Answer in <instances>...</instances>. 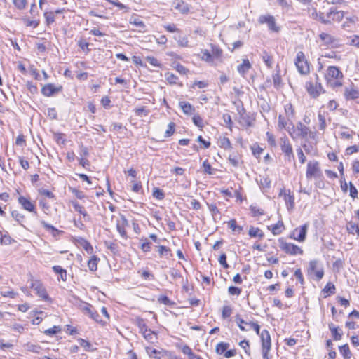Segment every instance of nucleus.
<instances>
[{
	"mask_svg": "<svg viewBox=\"0 0 359 359\" xmlns=\"http://www.w3.org/2000/svg\"><path fill=\"white\" fill-rule=\"evenodd\" d=\"M41 224L47 231H50L53 236H56L59 233V231L57 229L45 221H41Z\"/></svg>",
	"mask_w": 359,
	"mask_h": 359,
	"instance_id": "c9c22d12",
	"label": "nucleus"
},
{
	"mask_svg": "<svg viewBox=\"0 0 359 359\" xmlns=\"http://www.w3.org/2000/svg\"><path fill=\"white\" fill-rule=\"evenodd\" d=\"M78 342H79V344L85 349V351H90V348L92 346L89 341H88L85 339H79L78 340Z\"/></svg>",
	"mask_w": 359,
	"mask_h": 359,
	"instance_id": "13d9d810",
	"label": "nucleus"
},
{
	"mask_svg": "<svg viewBox=\"0 0 359 359\" xmlns=\"http://www.w3.org/2000/svg\"><path fill=\"white\" fill-rule=\"evenodd\" d=\"M79 307L86 314H88L90 318H94V309L90 304L80 302Z\"/></svg>",
	"mask_w": 359,
	"mask_h": 359,
	"instance_id": "5701e85b",
	"label": "nucleus"
},
{
	"mask_svg": "<svg viewBox=\"0 0 359 359\" xmlns=\"http://www.w3.org/2000/svg\"><path fill=\"white\" fill-rule=\"evenodd\" d=\"M258 22L260 24H267L269 29L273 32H278L280 30L276 23L275 18L271 15H262L259 17Z\"/></svg>",
	"mask_w": 359,
	"mask_h": 359,
	"instance_id": "0eeeda50",
	"label": "nucleus"
},
{
	"mask_svg": "<svg viewBox=\"0 0 359 359\" xmlns=\"http://www.w3.org/2000/svg\"><path fill=\"white\" fill-rule=\"evenodd\" d=\"M194 123L198 128L203 127V118L199 115H194L192 118Z\"/></svg>",
	"mask_w": 359,
	"mask_h": 359,
	"instance_id": "338daca9",
	"label": "nucleus"
},
{
	"mask_svg": "<svg viewBox=\"0 0 359 359\" xmlns=\"http://www.w3.org/2000/svg\"><path fill=\"white\" fill-rule=\"evenodd\" d=\"M114 6H116L118 8V10L121 11L122 13H127L129 11L130 8L126 5L119 2L117 0H114Z\"/></svg>",
	"mask_w": 359,
	"mask_h": 359,
	"instance_id": "3c124183",
	"label": "nucleus"
},
{
	"mask_svg": "<svg viewBox=\"0 0 359 359\" xmlns=\"http://www.w3.org/2000/svg\"><path fill=\"white\" fill-rule=\"evenodd\" d=\"M0 243L1 244L10 245L13 241L11 237L7 233L3 235L1 231H0Z\"/></svg>",
	"mask_w": 359,
	"mask_h": 359,
	"instance_id": "a19ab883",
	"label": "nucleus"
},
{
	"mask_svg": "<svg viewBox=\"0 0 359 359\" xmlns=\"http://www.w3.org/2000/svg\"><path fill=\"white\" fill-rule=\"evenodd\" d=\"M219 146L225 150L231 149L232 144L228 137H220L218 141Z\"/></svg>",
	"mask_w": 359,
	"mask_h": 359,
	"instance_id": "c85d7f7f",
	"label": "nucleus"
},
{
	"mask_svg": "<svg viewBox=\"0 0 359 359\" xmlns=\"http://www.w3.org/2000/svg\"><path fill=\"white\" fill-rule=\"evenodd\" d=\"M201 58L207 62H212L214 60L211 53L207 49L201 50Z\"/></svg>",
	"mask_w": 359,
	"mask_h": 359,
	"instance_id": "2f4dec72",
	"label": "nucleus"
},
{
	"mask_svg": "<svg viewBox=\"0 0 359 359\" xmlns=\"http://www.w3.org/2000/svg\"><path fill=\"white\" fill-rule=\"evenodd\" d=\"M239 346L244 349L246 354L250 355V343L248 340L244 339L239 343Z\"/></svg>",
	"mask_w": 359,
	"mask_h": 359,
	"instance_id": "5fc2aeb1",
	"label": "nucleus"
},
{
	"mask_svg": "<svg viewBox=\"0 0 359 359\" xmlns=\"http://www.w3.org/2000/svg\"><path fill=\"white\" fill-rule=\"evenodd\" d=\"M218 261L224 269H228L229 267V265L226 262V255L225 253H222L219 256Z\"/></svg>",
	"mask_w": 359,
	"mask_h": 359,
	"instance_id": "774afa93",
	"label": "nucleus"
},
{
	"mask_svg": "<svg viewBox=\"0 0 359 359\" xmlns=\"http://www.w3.org/2000/svg\"><path fill=\"white\" fill-rule=\"evenodd\" d=\"M349 186V191H350V196L355 200V198H358V189L355 188V187L353 185V184L350 182L348 184Z\"/></svg>",
	"mask_w": 359,
	"mask_h": 359,
	"instance_id": "09e8293b",
	"label": "nucleus"
},
{
	"mask_svg": "<svg viewBox=\"0 0 359 359\" xmlns=\"http://www.w3.org/2000/svg\"><path fill=\"white\" fill-rule=\"evenodd\" d=\"M130 25H133L140 32H145L147 31L144 22L141 20L140 17L136 14L131 16L129 20Z\"/></svg>",
	"mask_w": 359,
	"mask_h": 359,
	"instance_id": "2eb2a0df",
	"label": "nucleus"
},
{
	"mask_svg": "<svg viewBox=\"0 0 359 359\" xmlns=\"http://www.w3.org/2000/svg\"><path fill=\"white\" fill-rule=\"evenodd\" d=\"M355 133L353 130H348V131H341L339 133V136L342 139H346L349 140L353 137V135H355Z\"/></svg>",
	"mask_w": 359,
	"mask_h": 359,
	"instance_id": "864d4df0",
	"label": "nucleus"
},
{
	"mask_svg": "<svg viewBox=\"0 0 359 359\" xmlns=\"http://www.w3.org/2000/svg\"><path fill=\"white\" fill-rule=\"evenodd\" d=\"M279 195L284 196V200L288 209H292L294 208V198L292 195L290 194V191H288V193H287L285 189H281Z\"/></svg>",
	"mask_w": 359,
	"mask_h": 359,
	"instance_id": "6ab92c4d",
	"label": "nucleus"
},
{
	"mask_svg": "<svg viewBox=\"0 0 359 359\" xmlns=\"http://www.w3.org/2000/svg\"><path fill=\"white\" fill-rule=\"evenodd\" d=\"M309 228L308 224H304L299 227L296 228L290 235V238L297 241L303 242L306 239L307 230Z\"/></svg>",
	"mask_w": 359,
	"mask_h": 359,
	"instance_id": "6e6552de",
	"label": "nucleus"
},
{
	"mask_svg": "<svg viewBox=\"0 0 359 359\" xmlns=\"http://www.w3.org/2000/svg\"><path fill=\"white\" fill-rule=\"evenodd\" d=\"M262 60L269 68L272 67V64H273L272 57H271V55H269L268 54L267 52H266V51L263 52Z\"/></svg>",
	"mask_w": 359,
	"mask_h": 359,
	"instance_id": "c03bdc74",
	"label": "nucleus"
},
{
	"mask_svg": "<svg viewBox=\"0 0 359 359\" xmlns=\"http://www.w3.org/2000/svg\"><path fill=\"white\" fill-rule=\"evenodd\" d=\"M280 249L285 253L291 255H302L303 250L297 245L287 243L283 238L278 239Z\"/></svg>",
	"mask_w": 359,
	"mask_h": 359,
	"instance_id": "39448f33",
	"label": "nucleus"
},
{
	"mask_svg": "<svg viewBox=\"0 0 359 359\" xmlns=\"http://www.w3.org/2000/svg\"><path fill=\"white\" fill-rule=\"evenodd\" d=\"M128 225V221L123 215H121L120 219L117 220L116 229L119 232L120 235L123 238H126V232L125 231V226Z\"/></svg>",
	"mask_w": 359,
	"mask_h": 359,
	"instance_id": "aec40b11",
	"label": "nucleus"
},
{
	"mask_svg": "<svg viewBox=\"0 0 359 359\" xmlns=\"http://www.w3.org/2000/svg\"><path fill=\"white\" fill-rule=\"evenodd\" d=\"M12 217L18 222H22L24 219V215H22L21 213H20L17 210H13L11 212Z\"/></svg>",
	"mask_w": 359,
	"mask_h": 359,
	"instance_id": "0e129e2a",
	"label": "nucleus"
},
{
	"mask_svg": "<svg viewBox=\"0 0 359 359\" xmlns=\"http://www.w3.org/2000/svg\"><path fill=\"white\" fill-rule=\"evenodd\" d=\"M279 144L283 153L285 154V158L290 162L292 160H294V156L292 147L287 136L285 135L284 137H280Z\"/></svg>",
	"mask_w": 359,
	"mask_h": 359,
	"instance_id": "423d86ee",
	"label": "nucleus"
},
{
	"mask_svg": "<svg viewBox=\"0 0 359 359\" xmlns=\"http://www.w3.org/2000/svg\"><path fill=\"white\" fill-rule=\"evenodd\" d=\"M229 227L234 232L240 233L243 230V227L236 225V221L235 219H231L228 222Z\"/></svg>",
	"mask_w": 359,
	"mask_h": 359,
	"instance_id": "ea45409f",
	"label": "nucleus"
},
{
	"mask_svg": "<svg viewBox=\"0 0 359 359\" xmlns=\"http://www.w3.org/2000/svg\"><path fill=\"white\" fill-rule=\"evenodd\" d=\"M24 348L25 350L35 353H39L42 349L39 345L32 343L25 344Z\"/></svg>",
	"mask_w": 359,
	"mask_h": 359,
	"instance_id": "c756f323",
	"label": "nucleus"
},
{
	"mask_svg": "<svg viewBox=\"0 0 359 359\" xmlns=\"http://www.w3.org/2000/svg\"><path fill=\"white\" fill-rule=\"evenodd\" d=\"M231 313H232V309H231V306H223L222 316L224 319H226V318L230 317V316L231 315Z\"/></svg>",
	"mask_w": 359,
	"mask_h": 359,
	"instance_id": "bf43d9fd",
	"label": "nucleus"
},
{
	"mask_svg": "<svg viewBox=\"0 0 359 359\" xmlns=\"http://www.w3.org/2000/svg\"><path fill=\"white\" fill-rule=\"evenodd\" d=\"M146 352L150 357H154L156 359H160L161 358V351L151 348V347H147L146 348Z\"/></svg>",
	"mask_w": 359,
	"mask_h": 359,
	"instance_id": "4c0bfd02",
	"label": "nucleus"
},
{
	"mask_svg": "<svg viewBox=\"0 0 359 359\" xmlns=\"http://www.w3.org/2000/svg\"><path fill=\"white\" fill-rule=\"evenodd\" d=\"M142 241H144L141 245V249L143 252H147L151 250V243L147 241V239H141Z\"/></svg>",
	"mask_w": 359,
	"mask_h": 359,
	"instance_id": "e2e57ef3",
	"label": "nucleus"
},
{
	"mask_svg": "<svg viewBox=\"0 0 359 359\" xmlns=\"http://www.w3.org/2000/svg\"><path fill=\"white\" fill-rule=\"evenodd\" d=\"M18 203L20 204V205L26 210L31 212H35V206L31 202L30 199L24 196H19L18 197Z\"/></svg>",
	"mask_w": 359,
	"mask_h": 359,
	"instance_id": "dca6fc26",
	"label": "nucleus"
},
{
	"mask_svg": "<svg viewBox=\"0 0 359 359\" xmlns=\"http://www.w3.org/2000/svg\"><path fill=\"white\" fill-rule=\"evenodd\" d=\"M284 224L283 222H278L276 224L271 226V232L273 235H278L281 233Z\"/></svg>",
	"mask_w": 359,
	"mask_h": 359,
	"instance_id": "72a5a7b5",
	"label": "nucleus"
},
{
	"mask_svg": "<svg viewBox=\"0 0 359 359\" xmlns=\"http://www.w3.org/2000/svg\"><path fill=\"white\" fill-rule=\"evenodd\" d=\"M292 123L288 119H287L285 117H284L282 115H279L278 116V126L280 129H285L287 130L289 123Z\"/></svg>",
	"mask_w": 359,
	"mask_h": 359,
	"instance_id": "7c9ffc66",
	"label": "nucleus"
},
{
	"mask_svg": "<svg viewBox=\"0 0 359 359\" xmlns=\"http://www.w3.org/2000/svg\"><path fill=\"white\" fill-rule=\"evenodd\" d=\"M175 39L177 41V43L181 47H187L188 46V39L186 36H175Z\"/></svg>",
	"mask_w": 359,
	"mask_h": 359,
	"instance_id": "a18cd8bd",
	"label": "nucleus"
},
{
	"mask_svg": "<svg viewBox=\"0 0 359 359\" xmlns=\"http://www.w3.org/2000/svg\"><path fill=\"white\" fill-rule=\"evenodd\" d=\"M287 132L293 140L299 137L306 138L309 135L312 133L309 128L301 122L297 123L296 129H294L293 131H291L290 126H288Z\"/></svg>",
	"mask_w": 359,
	"mask_h": 359,
	"instance_id": "20e7f679",
	"label": "nucleus"
},
{
	"mask_svg": "<svg viewBox=\"0 0 359 359\" xmlns=\"http://www.w3.org/2000/svg\"><path fill=\"white\" fill-rule=\"evenodd\" d=\"M319 38L323 42V44L327 46L334 48L336 47L339 43V41L334 36L325 32L320 33Z\"/></svg>",
	"mask_w": 359,
	"mask_h": 359,
	"instance_id": "9b49d317",
	"label": "nucleus"
},
{
	"mask_svg": "<svg viewBox=\"0 0 359 359\" xmlns=\"http://www.w3.org/2000/svg\"><path fill=\"white\" fill-rule=\"evenodd\" d=\"M248 235L251 238H259L260 239L263 238L264 236V232L258 227H255L251 226L249 229Z\"/></svg>",
	"mask_w": 359,
	"mask_h": 359,
	"instance_id": "393cba45",
	"label": "nucleus"
},
{
	"mask_svg": "<svg viewBox=\"0 0 359 359\" xmlns=\"http://www.w3.org/2000/svg\"><path fill=\"white\" fill-rule=\"evenodd\" d=\"M251 68V64L248 59H243L241 65L237 67V70L240 74L244 76Z\"/></svg>",
	"mask_w": 359,
	"mask_h": 359,
	"instance_id": "4be33fe9",
	"label": "nucleus"
},
{
	"mask_svg": "<svg viewBox=\"0 0 359 359\" xmlns=\"http://www.w3.org/2000/svg\"><path fill=\"white\" fill-rule=\"evenodd\" d=\"M305 86L309 94L313 98L318 97L323 90L321 84L318 81L315 84L311 81L306 82Z\"/></svg>",
	"mask_w": 359,
	"mask_h": 359,
	"instance_id": "1a4fd4ad",
	"label": "nucleus"
},
{
	"mask_svg": "<svg viewBox=\"0 0 359 359\" xmlns=\"http://www.w3.org/2000/svg\"><path fill=\"white\" fill-rule=\"evenodd\" d=\"M344 95L346 100H356L359 98V91L353 86L345 87Z\"/></svg>",
	"mask_w": 359,
	"mask_h": 359,
	"instance_id": "a211bd4d",
	"label": "nucleus"
},
{
	"mask_svg": "<svg viewBox=\"0 0 359 359\" xmlns=\"http://www.w3.org/2000/svg\"><path fill=\"white\" fill-rule=\"evenodd\" d=\"M175 124L173 122H170L168 124V129L165 132V135H164L165 137H169L173 135V133H175Z\"/></svg>",
	"mask_w": 359,
	"mask_h": 359,
	"instance_id": "603ef678",
	"label": "nucleus"
},
{
	"mask_svg": "<svg viewBox=\"0 0 359 359\" xmlns=\"http://www.w3.org/2000/svg\"><path fill=\"white\" fill-rule=\"evenodd\" d=\"M229 347V344L226 342H220L217 344L215 348V352L217 354H223Z\"/></svg>",
	"mask_w": 359,
	"mask_h": 359,
	"instance_id": "f704fd0d",
	"label": "nucleus"
},
{
	"mask_svg": "<svg viewBox=\"0 0 359 359\" xmlns=\"http://www.w3.org/2000/svg\"><path fill=\"white\" fill-rule=\"evenodd\" d=\"M343 78V73L339 67L336 66L328 67L325 74V79L331 86L333 87L341 86Z\"/></svg>",
	"mask_w": 359,
	"mask_h": 359,
	"instance_id": "f257e3e1",
	"label": "nucleus"
},
{
	"mask_svg": "<svg viewBox=\"0 0 359 359\" xmlns=\"http://www.w3.org/2000/svg\"><path fill=\"white\" fill-rule=\"evenodd\" d=\"M43 15L46 19V22L47 25H49L55 22L54 12L45 11Z\"/></svg>",
	"mask_w": 359,
	"mask_h": 359,
	"instance_id": "58836bf2",
	"label": "nucleus"
},
{
	"mask_svg": "<svg viewBox=\"0 0 359 359\" xmlns=\"http://www.w3.org/2000/svg\"><path fill=\"white\" fill-rule=\"evenodd\" d=\"M14 6L19 10L25 9L27 4V0H13Z\"/></svg>",
	"mask_w": 359,
	"mask_h": 359,
	"instance_id": "de8ad7c7",
	"label": "nucleus"
},
{
	"mask_svg": "<svg viewBox=\"0 0 359 359\" xmlns=\"http://www.w3.org/2000/svg\"><path fill=\"white\" fill-rule=\"evenodd\" d=\"M31 288L36 292V294L43 299H47L48 298V295L46 293V291L42 284L38 281L34 280L31 283Z\"/></svg>",
	"mask_w": 359,
	"mask_h": 359,
	"instance_id": "f8f14e48",
	"label": "nucleus"
},
{
	"mask_svg": "<svg viewBox=\"0 0 359 359\" xmlns=\"http://www.w3.org/2000/svg\"><path fill=\"white\" fill-rule=\"evenodd\" d=\"M346 229L349 233L353 234L355 232L359 236V224L351 222L348 223Z\"/></svg>",
	"mask_w": 359,
	"mask_h": 359,
	"instance_id": "e433bc0d",
	"label": "nucleus"
},
{
	"mask_svg": "<svg viewBox=\"0 0 359 359\" xmlns=\"http://www.w3.org/2000/svg\"><path fill=\"white\" fill-rule=\"evenodd\" d=\"M326 17L332 21L341 22L344 17L343 11H337L335 8L332 7L326 14Z\"/></svg>",
	"mask_w": 359,
	"mask_h": 359,
	"instance_id": "4468645a",
	"label": "nucleus"
},
{
	"mask_svg": "<svg viewBox=\"0 0 359 359\" xmlns=\"http://www.w3.org/2000/svg\"><path fill=\"white\" fill-rule=\"evenodd\" d=\"M259 185L264 189H269L271 186V180L267 177H262L259 180Z\"/></svg>",
	"mask_w": 359,
	"mask_h": 359,
	"instance_id": "8fccbe9b",
	"label": "nucleus"
},
{
	"mask_svg": "<svg viewBox=\"0 0 359 359\" xmlns=\"http://www.w3.org/2000/svg\"><path fill=\"white\" fill-rule=\"evenodd\" d=\"M97 262L95 257L91 258L88 262V266L91 271H95L97 270Z\"/></svg>",
	"mask_w": 359,
	"mask_h": 359,
	"instance_id": "680f3d73",
	"label": "nucleus"
},
{
	"mask_svg": "<svg viewBox=\"0 0 359 359\" xmlns=\"http://www.w3.org/2000/svg\"><path fill=\"white\" fill-rule=\"evenodd\" d=\"M320 174L319 163L317 161H309L307 164L306 176L307 179L317 177Z\"/></svg>",
	"mask_w": 359,
	"mask_h": 359,
	"instance_id": "9d476101",
	"label": "nucleus"
},
{
	"mask_svg": "<svg viewBox=\"0 0 359 359\" xmlns=\"http://www.w3.org/2000/svg\"><path fill=\"white\" fill-rule=\"evenodd\" d=\"M179 105L182 109L183 112L187 115L192 114L195 111L194 107H192L189 102H180Z\"/></svg>",
	"mask_w": 359,
	"mask_h": 359,
	"instance_id": "a878e982",
	"label": "nucleus"
},
{
	"mask_svg": "<svg viewBox=\"0 0 359 359\" xmlns=\"http://www.w3.org/2000/svg\"><path fill=\"white\" fill-rule=\"evenodd\" d=\"M153 196L158 200H162L165 197V194L163 191L158 188H156L153 191Z\"/></svg>",
	"mask_w": 359,
	"mask_h": 359,
	"instance_id": "69168bd1",
	"label": "nucleus"
},
{
	"mask_svg": "<svg viewBox=\"0 0 359 359\" xmlns=\"http://www.w3.org/2000/svg\"><path fill=\"white\" fill-rule=\"evenodd\" d=\"M308 276L312 279L319 281L324 276V269L323 264L316 259L311 260L306 269Z\"/></svg>",
	"mask_w": 359,
	"mask_h": 359,
	"instance_id": "f03ea898",
	"label": "nucleus"
},
{
	"mask_svg": "<svg viewBox=\"0 0 359 359\" xmlns=\"http://www.w3.org/2000/svg\"><path fill=\"white\" fill-rule=\"evenodd\" d=\"M294 64L299 73L302 75H307L310 72L309 63L307 61L304 53L299 51L297 53Z\"/></svg>",
	"mask_w": 359,
	"mask_h": 359,
	"instance_id": "7ed1b4c3",
	"label": "nucleus"
},
{
	"mask_svg": "<svg viewBox=\"0 0 359 359\" xmlns=\"http://www.w3.org/2000/svg\"><path fill=\"white\" fill-rule=\"evenodd\" d=\"M62 86H55L53 83L45 85L41 89V93L46 97H50L62 90Z\"/></svg>",
	"mask_w": 359,
	"mask_h": 359,
	"instance_id": "ddd939ff",
	"label": "nucleus"
},
{
	"mask_svg": "<svg viewBox=\"0 0 359 359\" xmlns=\"http://www.w3.org/2000/svg\"><path fill=\"white\" fill-rule=\"evenodd\" d=\"M165 76L168 82L170 84H175L178 81V77L171 72L165 73Z\"/></svg>",
	"mask_w": 359,
	"mask_h": 359,
	"instance_id": "37998d69",
	"label": "nucleus"
},
{
	"mask_svg": "<svg viewBox=\"0 0 359 359\" xmlns=\"http://www.w3.org/2000/svg\"><path fill=\"white\" fill-rule=\"evenodd\" d=\"M203 168L204 169V172L208 175H212L213 174V169L212 168L211 165L209 163L208 160H205L203 163Z\"/></svg>",
	"mask_w": 359,
	"mask_h": 359,
	"instance_id": "4d7b16f0",
	"label": "nucleus"
},
{
	"mask_svg": "<svg viewBox=\"0 0 359 359\" xmlns=\"http://www.w3.org/2000/svg\"><path fill=\"white\" fill-rule=\"evenodd\" d=\"M262 348L271 349V336L267 330H263L260 334Z\"/></svg>",
	"mask_w": 359,
	"mask_h": 359,
	"instance_id": "f3484780",
	"label": "nucleus"
},
{
	"mask_svg": "<svg viewBox=\"0 0 359 359\" xmlns=\"http://www.w3.org/2000/svg\"><path fill=\"white\" fill-rule=\"evenodd\" d=\"M250 210L254 217L261 216L264 214V210L256 205H250Z\"/></svg>",
	"mask_w": 359,
	"mask_h": 359,
	"instance_id": "49530a36",
	"label": "nucleus"
},
{
	"mask_svg": "<svg viewBox=\"0 0 359 359\" xmlns=\"http://www.w3.org/2000/svg\"><path fill=\"white\" fill-rule=\"evenodd\" d=\"M211 54L214 60L219 59L222 55V50L216 45L210 44Z\"/></svg>",
	"mask_w": 359,
	"mask_h": 359,
	"instance_id": "cd10ccee",
	"label": "nucleus"
},
{
	"mask_svg": "<svg viewBox=\"0 0 359 359\" xmlns=\"http://www.w3.org/2000/svg\"><path fill=\"white\" fill-rule=\"evenodd\" d=\"M229 163L233 166V167H238L240 164V158L236 154H230L229 158Z\"/></svg>",
	"mask_w": 359,
	"mask_h": 359,
	"instance_id": "79ce46f5",
	"label": "nucleus"
},
{
	"mask_svg": "<svg viewBox=\"0 0 359 359\" xmlns=\"http://www.w3.org/2000/svg\"><path fill=\"white\" fill-rule=\"evenodd\" d=\"M323 292L325 293H329L330 294H334L335 293L334 285L330 282L327 283L323 289Z\"/></svg>",
	"mask_w": 359,
	"mask_h": 359,
	"instance_id": "6e6d98bb",
	"label": "nucleus"
},
{
	"mask_svg": "<svg viewBox=\"0 0 359 359\" xmlns=\"http://www.w3.org/2000/svg\"><path fill=\"white\" fill-rule=\"evenodd\" d=\"M340 353L343 355L344 359H350L352 353L348 344H344L339 347Z\"/></svg>",
	"mask_w": 359,
	"mask_h": 359,
	"instance_id": "bb28decb",
	"label": "nucleus"
},
{
	"mask_svg": "<svg viewBox=\"0 0 359 359\" xmlns=\"http://www.w3.org/2000/svg\"><path fill=\"white\" fill-rule=\"evenodd\" d=\"M329 329L332 332V335L334 340H340L342 337V332L339 327L334 326V324L330 323L328 325Z\"/></svg>",
	"mask_w": 359,
	"mask_h": 359,
	"instance_id": "b1692460",
	"label": "nucleus"
},
{
	"mask_svg": "<svg viewBox=\"0 0 359 359\" xmlns=\"http://www.w3.org/2000/svg\"><path fill=\"white\" fill-rule=\"evenodd\" d=\"M173 6L182 14H187L189 12V5L182 0H175Z\"/></svg>",
	"mask_w": 359,
	"mask_h": 359,
	"instance_id": "412c9836",
	"label": "nucleus"
},
{
	"mask_svg": "<svg viewBox=\"0 0 359 359\" xmlns=\"http://www.w3.org/2000/svg\"><path fill=\"white\" fill-rule=\"evenodd\" d=\"M318 118L320 123V130H324L326 128V122L325 116L320 112L318 114Z\"/></svg>",
	"mask_w": 359,
	"mask_h": 359,
	"instance_id": "052dcab7",
	"label": "nucleus"
},
{
	"mask_svg": "<svg viewBox=\"0 0 359 359\" xmlns=\"http://www.w3.org/2000/svg\"><path fill=\"white\" fill-rule=\"evenodd\" d=\"M143 333L144 337L149 341L152 342L154 338H156L154 332L151 331L150 329H147V327L141 329Z\"/></svg>",
	"mask_w": 359,
	"mask_h": 359,
	"instance_id": "473e14b6",
	"label": "nucleus"
}]
</instances>
